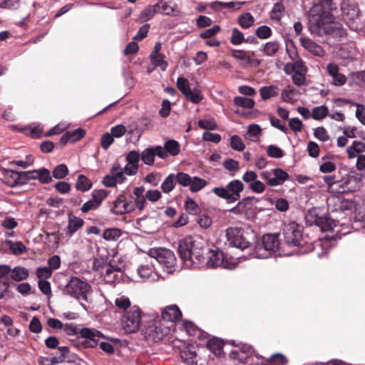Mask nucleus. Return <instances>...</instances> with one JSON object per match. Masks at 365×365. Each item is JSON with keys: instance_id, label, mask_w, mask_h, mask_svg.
<instances>
[{"instance_id": "09e8293b", "label": "nucleus", "mask_w": 365, "mask_h": 365, "mask_svg": "<svg viewBox=\"0 0 365 365\" xmlns=\"http://www.w3.org/2000/svg\"><path fill=\"white\" fill-rule=\"evenodd\" d=\"M53 176L56 179H63L68 174V169L65 164H60L53 170Z\"/></svg>"}, {"instance_id": "9b49d317", "label": "nucleus", "mask_w": 365, "mask_h": 365, "mask_svg": "<svg viewBox=\"0 0 365 365\" xmlns=\"http://www.w3.org/2000/svg\"><path fill=\"white\" fill-rule=\"evenodd\" d=\"M111 211L115 215H123L134 211L133 195L130 193L123 192L113 202Z\"/></svg>"}, {"instance_id": "6e6552de", "label": "nucleus", "mask_w": 365, "mask_h": 365, "mask_svg": "<svg viewBox=\"0 0 365 365\" xmlns=\"http://www.w3.org/2000/svg\"><path fill=\"white\" fill-rule=\"evenodd\" d=\"M305 220L307 225H315L320 228L322 232L331 231L336 225L335 221L327 215H319L318 210L315 207L308 211Z\"/></svg>"}, {"instance_id": "5fc2aeb1", "label": "nucleus", "mask_w": 365, "mask_h": 365, "mask_svg": "<svg viewBox=\"0 0 365 365\" xmlns=\"http://www.w3.org/2000/svg\"><path fill=\"white\" fill-rule=\"evenodd\" d=\"M255 34L259 38L266 39L272 36V31L269 26H261L256 29Z\"/></svg>"}, {"instance_id": "6e6d98bb", "label": "nucleus", "mask_w": 365, "mask_h": 365, "mask_svg": "<svg viewBox=\"0 0 365 365\" xmlns=\"http://www.w3.org/2000/svg\"><path fill=\"white\" fill-rule=\"evenodd\" d=\"M267 155L273 158H280L284 156L283 150L274 145H269L267 150Z\"/></svg>"}, {"instance_id": "5701e85b", "label": "nucleus", "mask_w": 365, "mask_h": 365, "mask_svg": "<svg viewBox=\"0 0 365 365\" xmlns=\"http://www.w3.org/2000/svg\"><path fill=\"white\" fill-rule=\"evenodd\" d=\"M145 189L143 187H135L133 189V194L135 197H133V201L134 203V210L137 208L138 210L142 211L145 209L146 204L145 194L143 195Z\"/></svg>"}, {"instance_id": "473e14b6", "label": "nucleus", "mask_w": 365, "mask_h": 365, "mask_svg": "<svg viewBox=\"0 0 365 365\" xmlns=\"http://www.w3.org/2000/svg\"><path fill=\"white\" fill-rule=\"evenodd\" d=\"M120 272L121 269L118 266H114L111 264H108L106 267L104 275L105 281L108 283H113L116 279H118V274H114L113 277H110V274Z\"/></svg>"}, {"instance_id": "13d9d810", "label": "nucleus", "mask_w": 365, "mask_h": 365, "mask_svg": "<svg viewBox=\"0 0 365 365\" xmlns=\"http://www.w3.org/2000/svg\"><path fill=\"white\" fill-rule=\"evenodd\" d=\"M198 126L202 129L215 130L217 124L214 119H201L197 122Z\"/></svg>"}, {"instance_id": "ddd939ff", "label": "nucleus", "mask_w": 365, "mask_h": 365, "mask_svg": "<svg viewBox=\"0 0 365 365\" xmlns=\"http://www.w3.org/2000/svg\"><path fill=\"white\" fill-rule=\"evenodd\" d=\"M46 346L49 349L58 348V352L56 356L50 358L51 364L55 365L65 361L68 357L69 349L68 346H59L58 339L56 336H49L45 340Z\"/></svg>"}, {"instance_id": "0e129e2a", "label": "nucleus", "mask_w": 365, "mask_h": 365, "mask_svg": "<svg viewBox=\"0 0 365 365\" xmlns=\"http://www.w3.org/2000/svg\"><path fill=\"white\" fill-rule=\"evenodd\" d=\"M53 271L51 270V268H49L48 267H38L36 269V276L38 279H42L50 278L52 275Z\"/></svg>"}, {"instance_id": "69168bd1", "label": "nucleus", "mask_w": 365, "mask_h": 365, "mask_svg": "<svg viewBox=\"0 0 365 365\" xmlns=\"http://www.w3.org/2000/svg\"><path fill=\"white\" fill-rule=\"evenodd\" d=\"M177 86L183 95L190 89L188 80L183 77H179L178 78Z\"/></svg>"}, {"instance_id": "1a4fd4ad", "label": "nucleus", "mask_w": 365, "mask_h": 365, "mask_svg": "<svg viewBox=\"0 0 365 365\" xmlns=\"http://www.w3.org/2000/svg\"><path fill=\"white\" fill-rule=\"evenodd\" d=\"M142 312L138 306H133L127 311L122 319L123 329L127 333H135L141 325Z\"/></svg>"}, {"instance_id": "58836bf2", "label": "nucleus", "mask_w": 365, "mask_h": 365, "mask_svg": "<svg viewBox=\"0 0 365 365\" xmlns=\"http://www.w3.org/2000/svg\"><path fill=\"white\" fill-rule=\"evenodd\" d=\"M233 101L235 106L245 108H252L255 105L253 99L246 97L237 96L234 98Z\"/></svg>"}, {"instance_id": "39448f33", "label": "nucleus", "mask_w": 365, "mask_h": 365, "mask_svg": "<svg viewBox=\"0 0 365 365\" xmlns=\"http://www.w3.org/2000/svg\"><path fill=\"white\" fill-rule=\"evenodd\" d=\"M280 243L279 234L264 235L255 247V252L257 258H267L279 250Z\"/></svg>"}, {"instance_id": "603ef678", "label": "nucleus", "mask_w": 365, "mask_h": 365, "mask_svg": "<svg viewBox=\"0 0 365 365\" xmlns=\"http://www.w3.org/2000/svg\"><path fill=\"white\" fill-rule=\"evenodd\" d=\"M314 135L318 140L325 142L330 139L327 130L322 126L317 127L314 129Z\"/></svg>"}, {"instance_id": "79ce46f5", "label": "nucleus", "mask_w": 365, "mask_h": 365, "mask_svg": "<svg viewBox=\"0 0 365 365\" xmlns=\"http://www.w3.org/2000/svg\"><path fill=\"white\" fill-rule=\"evenodd\" d=\"M36 170V179L42 184L49 183L52 180L50 171L46 168H41Z\"/></svg>"}, {"instance_id": "f257e3e1", "label": "nucleus", "mask_w": 365, "mask_h": 365, "mask_svg": "<svg viewBox=\"0 0 365 365\" xmlns=\"http://www.w3.org/2000/svg\"><path fill=\"white\" fill-rule=\"evenodd\" d=\"M333 0H319L309 11V30L312 34L322 36L330 35L333 38H341L346 35L341 24L335 21L332 14L336 10Z\"/></svg>"}, {"instance_id": "c9c22d12", "label": "nucleus", "mask_w": 365, "mask_h": 365, "mask_svg": "<svg viewBox=\"0 0 365 365\" xmlns=\"http://www.w3.org/2000/svg\"><path fill=\"white\" fill-rule=\"evenodd\" d=\"M5 243L9 245V248L14 255H19L26 252V247L21 242H12L11 240H6Z\"/></svg>"}, {"instance_id": "a18cd8bd", "label": "nucleus", "mask_w": 365, "mask_h": 365, "mask_svg": "<svg viewBox=\"0 0 365 365\" xmlns=\"http://www.w3.org/2000/svg\"><path fill=\"white\" fill-rule=\"evenodd\" d=\"M184 96L186 97L187 101L196 104L199 103L203 98L200 91L198 89H190Z\"/></svg>"}, {"instance_id": "e2e57ef3", "label": "nucleus", "mask_w": 365, "mask_h": 365, "mask_svg": "<svg viewBox=\"0 0 365 365\" xmlns=\"http://www.w3.org/2000/svg\"><path fill=\"white\" fill-rule=\"evenodd\" d=\"M236 349H237L242 354L247 355V358L249 359L254 352V349L249 344H236Z\"/></svg>"}, {"instance_id": "49530a36", "label": "nucleus", "mask_w": 365, "mask_h": 365, "mask_svg": "<svg viewBox=\"0 0 365 365\" xmlns=\"http://www.w3.org/2000/svg\"><path fill=\"white\" fill-rule=\"evenodd\" d=\"M120 230L118 228H108L104 231L103 237L106 240L115 241L120 237Z\"/></svg>"}, {"instance_id": "0eeeda50", "label": "nucleus", "mask_w": 365, "mask_h": 365, "mask_svg": "<svg viewBox=\"0 0 365 365\" xmlns=\"http://www.w3.org/2000/svg\"><path fill=\"white\" fill-rule=\"evenodd\" d=\"M244 187V184L240 180H232L225 187H214L212 192L218 197L232 203L240 199Z\"/></svg>"}, {"instance_id": "393cba45", "label": "nucleus", "mask_w": 365, "mask_h": 365, "mask_svg": "<svg viewBox=\"0 0 365 365\" xmlns=\"http://www.w3.org/2000/svg\"><path fill=\"white\" fill-rule=\"evenodd\" d=\"M84 225V221L81 217L75 216L72 212L68 215L67 234L72 236Z\"/></svg>"}, {"instance_id": "6ab92c4d", "label": "nucleus", "mask_w": 365, "mask_h": 365, "mask_svg": "<svg viewBox=\"0 0 365 365\" xmlns=\"http://www.w3.org/2000/svg\"><path fill=\"white\" fill-rule=\"evenodd\" d=\"M164 155L162 146L156 145L145 148L140 153V159L145 165L150 166L154 164L155 156L163 159Z\"/></svg>"}, {"instance_id": "4468645a", "label": "nucleus", "mask_w": 365, "mask_h": 365, "mask_svg": "<svg viewBox=\"0 0 365 365\" xmlns=\"http://www.w3.org/2000/svg\"><path fill=\"white\" fill-rule=\"evenodd\" d=\"M261 178L266 180L269 186H277L282 185L289 178V174L281 168H275L271 171H263L260 173Z\"/></svg>"}, {"instance_id": "680f3d73", "label": "nucleus", "mask_w": 365, "mask_h": 365, "mask_svg": "<svg viewBox=\"0 0 365 365\" xmlns=\"http://www.w3.org/2000/svg\"><path fill=\"white\" fill-rule=\"evenodd\" d=\"M115 304L118 309L125 310L130 307V301L128 297L122 296L115 299Z\"/></svg>"}, {"instance_id": "bb28decb", "label": "nucleus", "mask_w": 365, "mask_h": 365, "mask_svg": "<svg viewBox=\"0 0 365 365\" xmlns=\"http://www.w3.org/2000/svg\"><path fill=\"white\" fill-rule=\"evenodd\" d=\"M180 144L175 140H168L165 143L164 147H162L163 153L165 154L163 157V160L168 158L169 155L175 156L180 153Z\"/></svg>"}, {"instance_id": "c03bdc74", "label": "nucleus", "mask_w": 365, "mask_h": 365, "mask_svg": "<svg viewBox=\"0 0 365 365\" xmlns=\"http://www.w3.org/2000/svg\"><path fill=\"white\" fill-rule=\"evenodd\" d=\"M334 205L336 207L335 208V210L344 212L346 210H351L353 203L351 200L344 198L337 197L335 200Z\"/></svg>"}, {"instance_id": "2eb2a0df", "label": "nucleus", "mask_w": 365, "mask_h": 365, "mask_svg": "<svg viewBox=\"0 0 365 365\" xmlns=\"http://www.w3.org/2000/svg\"><path fill=\"white\" fill-rule=\"evenodd\" d=\"M91 195L92 199L83 203L81 207V211L83 213H88L98 209L103 201L108 197V191L104 189L93 190Z\"/></svg>"}, {"instance_id": "20e7f679", "label": "nucleus", "mask_w": 365, "mask_h": 365, "mask_svg": "<svg viewBox=\"0 0 365 365\" xmlns=\"http://www.w3.org/2000/svg\"><path fill=\"white\" fill-rule=\"evenodd\" d=\"M64 332L68 336H76L77 343L76 346L82 348H94L98 344L103 335L97 330L88 328L78 329L76 326L66 324L63 327Z\"/></svg>"}, {"instance_id": "b1692460", "label": "nucleus", "mask_w": 365, "mask_h": 365, "mask_svg": "<svg viewBox=\"0 0 365 365\" xmlns=\"http://www.w3.org/2000/svg\"><path fill=\"white\" fill-rule=\"evenodd\" d=\"M341 11L343 19L349 25L358 17V9L354 5H349L344 2L341 6Z\"/></svg>"}, {"instance_id": "4be33fe9", "label": "nucleus", "mask_w": 365, "mask_h": 365, "mask_svg": "<svg viewBox=\"0 0 365 365\" xmlns=\"http://www.w3.org/2000/svg\"><path fill=\"white\" fill-rule=\"evenodd\" d=\"M182 174V172H179L177 174L168 175L161 184L162 191L165 194L170 193L175 188L176 183L179 184L180 175Z\"/></svg>"}, {"instance_id": "8fccbe9b", "label": "nucleus", "mask_w": 365, "mask_h": 365, "mask_svg": "<svg viewBox=\"0 0 365 365\" xmlns=\"http://www.w3.org/2000/svg\"><path fill=\"white\" fill-rule=\"evenodd\" d=\"M279 47V45L277 41H269L265 43L263 52L265 55L272 56L277 52Z\"/></svg>"}, {"instance_id": "a211bd4d", "label": "nucleus", "mask_w": 365, "mask_h": 365, "mask_svg": "<svg viewBox=\"0 0 365 365\" xmlns=\"http://www.w3.org/2000/svg\"><path fill=\"white\" fill-rule=\"evenodd\" d=\"M231 55L234 58L242 61L241 66L243 68H246L248 66L257 67L261 63L260 60L253 58L255 56L253 51L250 52V55H249V52L244 50L233 49L231 51Z\"/></svg>"}, {"instance_id": "f704fd0d", "label": "nucleus", "mask_w": 365, "mask_h": 365, "mask_svg": "<svg viewBox=\"0 0 365 365\" xmlns=\"http://www.w3.org/2000/svg\"><path fill=\"white\" fill-rule=\"evenodd\" d=\"M255 22V19L250 13H245L239 16L237 23L243 29H249Z\"/></svg>"}, {"instance_id": "e433bc0d", "label": "nucleus", "mask_w": 365, "mask_h": 365, "mask_svg": "<svg viewBox=\"0 0 365 365\" xmlns=\"http://www.w3.org/2000/svg\"><path fill=\"white\" fill-rule=\"evenodd\" d=\"M165 55L163 53H159L158 55H155L154 57L152 55H150V60L151 63L155 66V67H160L162 71H165L168 66V63L166 61H165Z\"/></svg>"}, {"instance_id": "423d86ee", "label": "nucleus", "mask_w": 365, "mask_h": 365, "mask_svg": "<svg viewBox=\"0 0 365 365\" xmlns=\"http://www.w3.org/2000/svg\"><path fill=\"white\" fill-rule=\"evenodd\" d=\"M91 286L78 277H72L63 289L65 295H68L78 300L88 301V294L91 292Z\"/></svg>"}, {"instance_id": "2f4dec72", "label": "nucleus", "mask_w": 365, "mask_h": 365, "mask_svg": "<svg viewBox=\"0 0 365 365\" xmlns=\"http://www.w3.org/2000/svg\"><path fill=\"white\" fill-rule=\"evenodd\" d=\"M160 9V3H156L153 6L146 7L140 14V19L142 21H147L151 19L154 15L158 13Z\"/></svg>"}, {"instance_id": "774afa93", "label": "nucleus", "mask_w": 365, "mask_h": 365, "mask_svg": "<svg viewBox=\"0 0 365 365\" xmlns=\"http://www.w3.org/2000/svg\"><path fill=\"white\" fill-rule=\"evenodd\" d=\"M319 146L314 141H310L307 144V152L309 155L312 158H317L319 155Z\"/></svg>"}, {"instance_id": "ea45409f", "label": "nucleus", "mask_w": 365, "mask_h": 365, "mask_svg": "<svg viewBox=\"0 0 365 365\" xmlns=\"http://www.w3.org/2000/svg\"><path fill=\"white\" fill-rule=\"evenodd\" d=\"M329 115V109L325 106L314 107L312 111V117L314 120H320Z\"/></svg>"}, {"instance_id": "9d476101", "label": "nucleus", "mask_w": 365, "mask_h": 365, "mask_svg": "<svg viewBox=\"0 0 365 365\" xmlns=\"http://www.w3.org/2000/svg\"><path fill=\"white\" fill-rule=\"evenodd\" d=\"M229 245L244 250L250 246V242L245 237V231L242 227H229L226 230Z\"/></svg>"}, {"instance_id": "de8ad7c7", "label": "nucleus", "mask_w": 365, "mask_h": 365, "mask_svg": "<svg viewBox=\"0 0 365 365\" xmlns=\"http://www.w3.org/2000/svg\"><path fill=\"white\" fill-rule=\"evenodd\" d=\"M111 175L116 179L117 183H122L126 179L124 172L119 164L113 165L110 170Z\"/></svg>"}, {"instance_id": "aec40b11", "label": "nucleus", "mask_w": 365, "mask_h": 365, "mask_svg": "<svg viewBox=\"0 0 365 365\" xmlns=\"http://www.w3.org/2000/svg\"><path fill=\"white\" fill-rule=\"evenodd\" d=\"M299 42L301 46L312 55L319 57H323L325 55V51L323 48L312 39L302 37L299 38Z\"/></svg>"}, {"instance_id": "a878e982", "label": "nucleus", "mask_w": 365, "mask_h": 365, "mask_svg": "<svg viewBox=\"0 0 365 365\" xmlns=\"http://www.w3.org/2000/svg\"><path fill=\"white\" fill-rule=\"evenodd\" d=\"M206 346L216 356H220L223 353L224 341L217 337H212L207 341Z\"/></svg>"}, {"instance_id": "bf43d9fd", "label": "nucleus", "mask_w": 365, "mask_h": 365, "mask_svg": "<svg viewBox=\"0 0 365 365\" xmlns=\"http://www.w3.org/2000/svg\"><path fill=\"white\" fill-rule=\"evenodd\" d=\"M36 170H31V171H26V172H21V177H20V185H23L27 183V182L30 180H36Z\"/></svg>"}, {"instance_id": "a19ab883", "label": "nucleus", "mask_w": 365, "mask_h": 365, "mask_svg": "<svg viewBox=\"0 0 365 365\" xmlns=\"http://www.w3.org/2000/svg\"><path fill=\"white\" fill-rule=\"evenodd\" d=\"M185 209L190 215H198L200 212V207L197 202L190 197H187L185 202Z\"/></svg>"}, {"instance_id": "412c9836", "label": "nucleus", "mask_w": 365, "mask_h": 365, "mask_svg": "<svg viewBox=\"0 0 365 365\" xmlns=\"http://www.w3.org/2000/svg\"><path fill=\"white\" fill-rule=\"evenodd\" d=\"M161 316L165 321L176 322L181 319L182 314L177 305H170L162 311Z\"/></svg>"}, {"instance_id": "37998d69", "label": "nucleus", "mask_w": 365, "mask_h": 365, "mask_svg": "<svg viewBox=\"0 0 365 365\" xmlns=\"http://www.w3.org/2000/svg\"><path fill=\"white\" fill-rule=\"evenodd\" d=\"M284 11V6L282 2L274 4L270 13V19L277 21H280Z\"/></svg>"}, {"instance_id": "4d7b16f0", "label": "nucleus", "mask_w": 365, "mask_h": 365, "mask_svg": "<svg viewBox=\"0 0 365 365\" xmlns=\"http://www.w3.org/2000/svg\"><path fill=\"white\" fill-rule=\"evenodd\" d=\"M222 165L225 169L231 172L236 173L240 170L238 161L231 158L226 159L223 162Z\"/></svg>"}, {"instance_id": "cd10ccee", "label": "nucleus", "mask_w": 365, "mask_h": 365, "mask_svg": "<svg viewBox=\"0 0 365 365\" xmlns=\"http://www.w3.org/2000/svg\"><path fill=\"white\" fill-rule=\"evenodd\" d=\"M365 150V143L361 141L354 140L351 146L346 149L348 158L349 159L354 158L357 154L361 153Z\"/></svg>"}, {"instance_id": "4c0bfd02", "label": "nucleus", "mask_w": 365, "mask_h": 365, "mask_svg": "<svg viewBox=\"0 0 365 365\" xmlns=\"http://www.w3.org/2000/svg\"><path fill=\"white\" fill-rule=\"evenodd\" d=\"M248 41H250V39H245L244 34L237 28L232 29V35L230 37V42L232 43V44L237 46L243 42Z\"/></svg>"}, {"instance_id": "7ed1b4c3", "label": "nucleus", "mask_w": 365, "mask_h": 365, "mask_svg": "<svg viewBox=\"0 0 365 365\" xmlns=\"http://www.w3.org/2000/svg\"><path fill=\"white\" fill-rule=\"evenodd\" d=\"M303 227L295 222L284 225L283 235L284 242L289 246L296 247L300 254H306L313 251L314 245L308 243L302 235Z\"/></svg>"}, {"instance_id": "f03ea898", "label": "nucleus", "mask_w": 365, "mask_h": 365, "mask_svg": "<svg viewBox=\"0 0 365 365\" xmlns=\"http://www.w3.org/2000/svg\"><path fill=\"white\" fill-rule=\"evenodd\" d=\"M178 252L184 266L187 268L228 267L225 261L224 253L221 251L210 250V256L205 260L204 249L200 243L193 241L191 237H186L179 242Z\"/></svg>"}, {"instance_id": "052dcab7", "label": "nucleus", "mask_w": 365, "mask_h": 365, "mask_svg": "<svg viewBox=\"0 0 365 365\" xmlns=\"http://www.w3.org/2000/svg\"><path fill=\"white\" fill-rule=\"evenodd\" d=\"M138 272L141 278L147 279L153 272V267L149 264H141L138 269Z\"/></svg>"}, {"instance_id": "f8f14e48", "label": "nucleus", "mask_w": 365, "mask_h": 365, "mask_svg": "<svg viewBox=\"0 0 365 365\" xmlns=\"http://www.w3.org/2000/svg\"><path fill=\"white\" fill-rule=\"evenodd\" d=\"M148 256L155 259L165 268H172L175 266L176 258L174 252L166 248H153L148 251Z\"/></svg>"}, {"instance_id": "3c124183", "label": "nucleus", "mask_w": 365, "mask_h": 365, "mask_svg": "<svg viewBox=\"0 0 365 365\" xmlns=\"http://www.w3.org/2000/svg\"><path fill=\"white\" fill-rule=\"evenodd\" d=\"M70 138L71 143H76L83 138L86 134V131L82 128H78L74 130L66 132Z\"/></svg>"}, {"instance_id": "72a5a7b5", "label": "nucleus", "mask_w": 365, "mask_h": 365, "mask_svg": "<svg viewBox=\"0 0 365 365\" xmlns=\"http://www.w3.org/2000/svg\"><path fill=\"white\" fill-rule=\"evenodd\" d=\"M158 3H160V9L158 13L167 16H178L180 13L177 7L171 6L167 2H163V0H160Z\"/></svg>"}, {"instance_id": "dca6fc26", "label": "nucleus", "mask_w": 365, "mask_h": 365, "mask_svg": "<svg viewBox=\"0 0 365 365\" xmlns=\"http://www.w3.org/2000/svg\"><path fill=\"white\" fill-rule=\"evenodd\" d=\"M179 185L183 187L189 186L192 192H197L203 189L207 185V182L200 177H191L188 173L182 172L180 175Z\"/></svg>"}, {"instance_id": "864d4df0", "label": "nucleus", "mask_w": 365, "mask_h": 365, "mask_svg": "<svg viewBox=\"0 0 365 365\" xmlns=\"http://www.w3.org/2000/svg\"><path fill=\"white\" fill-rule=\"evenodd\" d=\"M230 146L233 150L242 151L245 146L239 135H234L230 138Z\"/></svg>"}, {"instance_id": "c756f323", "label": "nucleus", "mask_w": 365, "mask_h": 365, "mask_svg": "<svg viewBox=\"0 0 365 365\" xmlns=\"http://www.w3.org/2000/svg\"><path fill=\"white\" fill-rule=\"evenodd\" d=\"M279 88L277 86H263L259 89V94L263 101L269 99L272 97L277 96Z\"/></svg>"}, {"instance_id": "f3484780", "label": "nucleus", "mask_w": 365, "mask_h": 365, "mask_svg": "<svg viewBox=\"0 0 365 365\" xmlns=\"http://www.w3.org/2000/svg\"><path fill=\"white\" fill-rule=\"evenodd\" d=\"M170 332L168 327L163 326L160 323H155L149 326L145 330V337L153 342L161 341Z\"/></svg>"}, {"instance_id": "7c9ffc66", "label": "nucleus", "mask_w": 365, "mask_h": 365, "mask_svg": "<svg viewBox=\"0 0 365 365\" xmlns=\"http://www.w3.org/2000/svg\"><path fill=\"white\" fill-rule=\"evenodd\" d=\"M29 276V270L23 267H16L11 271V278L16 282L26 279Z\"/></svg>"}, {"instance_id": "338daca9", "label": "nucleus", "mask_w": 365, "mask_h": 365, "mask_svg": "<svg viewBox=\"0 0 365 365\" xmlns=\"http://www.w3.org/2000/svg\"><path fill=\"white\" fill-rule=\"evenodd\" d=\"M140 158V154L138 151L131 150L126 156V160L129 164H133L138 166L139 160Z\"/></svg>"}, {"instance_id": "c85d7f7f", "label": "nucleus", "mask_w": 365, "mask_h": 365, "mask_svg": "<svg viewBox=\"0 0 365 365\" xmlns=\"http://www.w3.org/2000/svg\"><path fill=\"white\" fill-rule=\"evenodd\" d=\"M93 186L91 180L84 175H79L75 184V188L81 192L88 191Z\"/></svg>"}]
</instances>
